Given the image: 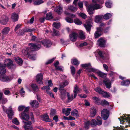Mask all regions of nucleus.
Listing matches in <instances>:
<instances>
[{
    "instance_id": "nucleus-31",
    "label": "nucleus",
    "mask_w": 130,
    "mask_h": 130,
    "mask_svg": "<svg viewBox=\"0 0 130 130\" xmlns=\"http://www.w3.org/2000/svg\"><path fill=\"white\" fill-rule=\"evenodd\" d=\"M121 85L124 86H127L130 84V81L128 79L123 80L121 83Z\"/></svg>"
},
{
    "instance_id": "nucleus-11",
    "label": "nucleus",
    "mask_w": 130,
    "mask_h": 130,
    "mask_svg": "<svg viewBox=\"0 0 130 130\" xmlns=\"http://www.w3.org/2000/svg\"><path fill=\"white\" fill-rule=\"evenodd\" d=\"M19 116L20 118L22 120L27 121L29 119V117L28 113H22L20 114Z\"/></svg>"
},
{
    "instance_id": "nucleus-40",
    "label": "nucleus",
    "mask_w": 130,
    "mask_h": 130,
    "mask_svg": "<svg viewBox=\"0 0 130 130\" xmlns=\"http://www.w3.org/2000/svg\"><path fill=\"white\" fill-rule=\"evenodd\" d=\"M31 87L34 91H37L38 90V88L37 85L32 84L31 85Z\"/></svg>"
},
{
    "instance_id": "nucleus-45",
    "label": "nucleus",
    "mask_w": 130,
    "mask_h": 130,
    "mask_svg": "<svg viewBox=\"0 0 130 130\" xmlns=\"http://www.w3.org/2000/svg\"><path fill=\"white\" fill-rule=\"evenodd\" d=\"M100 104L102 105L105 106H108L109 105V102L106 101L105 100H103L102 101H101V102Z\"/></svg>"
},
{
    "instance_id": "nucleus-48",
    "label": "nucleus",
    "mask_w": 130,
    "mask_h": 130,
    "mask_svg": "<svg viewBox=\"0 0 130 130\" xmlns=\"http://www.w3.org/2000/svg\"><path fill=\"white\" fill-rule=\"evenodd\" d=\"M101 94L103 97L108 98L110 96V95L109 93H107V92H104V91H103Z\"/></svg>"
},
{
    "instance_id": "nucleus-51",
    "label": "nucleus",
    "mask_w": 130,
    "mask_h": 130,
    "mask_svg": "<svg viewBox=\"0 0 130 130\" xmlns=\"http://www.w3.org/2000/svg\"><path fill=\"white\" fill-rule=\"evenodd\" d=\"M50 116L51 117H52L54 116L56 113V111L55 109H51V110Z\"/></svg>"
},
{
    "instance_id": "nucleus-24",
    "label": "nucleus",
    "mask_w": 130,
    "mask_h": 130,
    "mask_svg": "<svg viewBox=\"0 0 130 130\" xmlns=\"http://www.w3.org/2000/svg\"><path fill=\"white\" fill-rule=\"evenodd\" d=\"M14 60L16 63L18 64L22 65L23 63L22 59L19 57H15L14 58Z\"/></svg>"
},
{
    "instance_id": "nucleus-17",
    "label": "nucleus",
    "mask_w": 130,
    "mask_h": 130,
    "mask_svg": "<svg viewBox=\"0 0 130 130\" xmlns=\"http://www.w3.org/2000/svg\"><path fill=\"white\" fill-rule=\"evenodd\" d=\"M90 116L93 118L96 115V110L95 107H91L90 109Z\"/></svg>"
},
{
    "instance_id": "nucleus-25",
    "label": "nucleus",
    "mask_w": 130,
    "mask_h": 130,
    "mask_svg": "<svg viewBox=\"0 0 130 130\" xmlns=\"http://www.w3.org/2000/svg\"><path fill=\"white\" fill-rule=\"evenodd\" d=\"M81 66L82 67H83L85 68H86V72L88 71L89 72L88 70V69L92 68L91 67V64L90 63L84 64H82L81 65Z\"/></svg>"
},
{
    "instance_id": "nucleus-46",
    "label": "nucleus",
    "mask_w": 130,
    "mask_h": 130,
    "mask_svg": "<svg viewBox=\"0 0 130 130\" xmlns=\"http://www.w3.org/2000/svg\"><path fill=\"white\" fill-rule=\"evenodd\" d=\"M69 82L68 81H65L64 82H63L62 84H60V87L64 88V87L68 85L69 84Z\"/></svg>"
},
{
    "instance_id": "nucleus-1",
    "label": "nucleus",
    "mask_w": 130,
    "mask_h": 130,
    "mask_svg": "<svg viewBox=\"0 0 130 130\" xmlns=\"http://www.w3.org/2000/svg\"><path fill=\"white\" fill-rule=\"evenodd\" d=\"M97 1H92V3L88 6V11L89 14L92 15L94 13V10L101 9L102 6L97 4Z\"/></svg>"
},
{
    "instance_id": "nucleus-7",
    "label": "nucleus",
    "mask_w": 130,
    "mask_h": 130,
    "mask_svg": "<svg viewBox=\"0 0 130 130\" xmlns=\"http://www.w3.org/2000/svg\"><path fill=\"white\" fill-rule=\"evenodd\" d=\"M43 75L42 74H38L36 76V81L37 83L39 84H42Z\"/></svg>"
},
{
    "instance_id": "nucleus-49",
    "label": "nucleus",
    "mask_w": 130,
    "mask_h": 130,
    "mask_svg": "<svg viewBox=\"0 0 130 130\" xmlns=\"http://www.w3.org/2000/svg\"><path fill=\"white\" fill-rule=\"evenodd\" d=\"M24 127L26 130H31L33 129V127L31 125H25Z\"/></svg>"
},
{
    "instance_id": "nucleus-37",
    "label": "nucleus",
    "mask_w": 130,
    "mask_h": 130,
    "mask_svg": "<svg viewBox=\"0 0 130 130\" xmlns=\"http://www.w3.org/2000/svg\"><path fill=\"white\" fill-rule=\"evenodd\" d=\"M111 14L110 13H107L104 15H103V18L106 20H108L110 19L111 17Z\"/></svg>"
},
{
    "instance_id": "nucleus-39",
    "label": "nucleus",
    "mask_w": 130,
    "mask_h": 130,
    "mask_svg": "<svg viewBox=\"0 0 130 130\" xmlns=\"http://www.w3.org/2000/svg\"><path fill=\"white\" fill-rule=\"evenodd\" d=\"M9 30L10 29L9 27H5L3 29L2 31V32L3 34H7L8 33Z\"/></svg>"
},
{
    "instance_id": "nucleus-35",
    "label": "nucleus",
    "mask_w": 130,
    "mask_h": 130,
    "mask_svg": "<svg viewBox=\"0 0 130 130\" xmlns=\"http://www.w3.org/2000/svg\"><path fill=\"white\" fill-rule=\"evenodd\" d=\"M71 115L73 116L77 117L79 116L78 112L77 110L76 109H74L73 111L71 112Z\"/></svg>"
},
{
    "instance_id": "nucleus-59",
    "label": "nucleus",
    "mask_w": 130,
    "mask_h": 130,
    "mask_svg": "<svg viewBox=\"0 0 130 130\" xmlns=\"http://www.w3.org/2000/svg\"><path fill=\"white\" fill-rule=\"evenodd\" d=\"M71 72L72 74L74 75L75 73V68L73 66L71 67Z\"/></svg>"
},
{
    "instance_id": "nucleus-62",
    "label": "nucleus",
    "mask_w": 130,
    "mask_h": 130,
    "mask_svg": "<svg viewBox=\"0 0 130 130\" xmlns=\"http://www.w3.org/2000/svg\"><path fill=\"white\" fill-rule=\"evenodd\" d=\"M55 58H53L51 59L48 60L46 62L45 64L47 65L52 62L55 60Z\"/></svg>"
},
{
    "instance_id": "nucleus-9",
    "label": "nucleus",
    "mask_w": 130,
    "mask_h": 130,
    "mask_svg": "<svg viewBox=\"0 0 130 130\" xmlns=\"http://www.w3.org/2000/svg\"><path fill=\"white\" fill-rule=\"evenodd\" d=\"M106 42V41L103 38H101L98 40L97 44L100 47H103L105 46Z\"/></svg>"
},
{
    "instance_id": "nucleus-60",
    "label": "nucleus",
    "mask_w": 130,
    "mask_h": 130,
    "mask_svg": "<svg viewBox=\"0 0 130 130\" xmlns=\"http://www.w3.org/2000/svg\"><path fill=\"white\" fill-rule=\"evenodd\" d=\"M53 35L55 36H58L59 35V33L58 31L56 30L55 29H53Z\"/></svg>"
},
{
    "instance_id": "nucleus-43",
    "label": "nucleus",
    "mask_w": 130,
    "mask_h": 130,
    "mask_svg": "<svg viewBox=\"0 0 130 130\" xmlns=\"http://www.w3.org/2000/svg\"><path fill=\"white\" fill-rule=\"evenodd\" d=\"M68 9L72 11L75 12L77 10V8L73 6H70L69 7Z\"/></svg>"
},
{
    "instance_id": "nucleus-41",
    "label": "nucleus",
    "mask_w": 130,
    "mask_h": 130,
    "mask_svg": "<svg viewBox=\"0 0 130 130\" xmlns=\"http://www.w3.org/2000/svg\"><path fill=\"white\" fill-rule=\"evenodd\" d=\"M41 89L43 90H45L47 93H48L50 92L49 90L50 88L48 86H44L41 88Z\"/></svg>"
},
{
    "instance_id": "nucleus-57",
    "label": "nucleus",
    "mask_w": 130,
    "mask_h": 130,
    "mask_svg": "<svg viewBox=\"0 0 130 130\" xmlns=\"http://www.w3.org/2000/svg\"><path fill=\"white\" fill-rule=\"evenodd\" d=\"M78 15L84 19H85L87 18V16L86 14L83 13H79Z\"/></svg>"
},
{
    "instance_id": "nucleus-3",
    "label": "nucleus",
    "mask_w": 130,
    "mask_h": 130,
    "mask_svg": "<svg viewBox=\"0 0 130 130\" xmlns=\"http://www.w3.org/2000/svg\"><path fill=\"white\" fill-rule=\"evenodd\" d=\"M88 70L89 71V72H93L96 73L99 77L103 78H104L106 77V74L100 71H98L97 69L94 68L88 69Z\"/></svg>"
},
{
    "instance_id": "nucleus-58",
    "label": "nucleus",
    "mask_w": 130,
    "mask_h": 130,
    "mask_svg": "<svg viewBox=\"0 0 130 130\" xmlns=\"http://www.w3.org/2000/svg\"><path fill=\"white\" fill-rule=\"evenodd\" d=\"M79 64V62L76 59H75L73 61L72 64L75 65H78Z\"/></svg>"
},
{
    "instance_id": "nucleus-52",
    "label": "nucleus",
    "mask_w": 130,
    "mask_h": 130,
    "mask_svg": "<svg viewBox=\"0 0 130 130\" xmlns=\"http://www.w3.org/2000/svg\"><path fill=\"white\" fill-rule=\"evenodd\" d=\"M95 90L96 91L98 92L100 94H101L102 93L103 91L100 87H98L95 88Z\"/></svg>"
},
{
    "instance_id": "nucleus-33",
    "label": "nucleus",
    "mask_w": 130,
    "mask_h": 130,
    "mask_svg": "<svg viewBox=\"0 0 130 130\" xmlns=\"http://www.w3.org/2000/svg\"><path fill=\"white\" fill-rule=\"evenodd\" d=\"M97 52L100 57V58L103 60H105L104 53L102 52L100 50H98L97 51Z\"/></svg>"
},
{
    "instance_id": "nucleus-12",
    "label": "nucleus",
    "mask_w": 130,
    "mask_h": 130,
    "mask_svg": "<svg viewBox=\"0 0 130 130\" xmlns=\"http://www.w3.org/2000/svg\"><path fill=\"white\" fill-rule=\"evenodd\" d=\"M97 31L94 33V36L95 38H98L100 37L102 34V29L101 27H97Z\"/></svg>"
},
{
    "instance_id": "nucleus-4",
    "label": "nucleus",
    "mask_w": 130,
    "mask_h": 130,
    "mask_svg": "<svg viewBox=\"0 0 130 130\" xmlns=\"http://www.w3.org/2000/svg\"><path fill=\"white\" fill-rule=\"evenodd\" d=\"M3 64L5 65V67L7 66L9 69L15 68L16 66L15 65L13 64L12 61L10 59L5 60V64Z\"/></svg>"
},
{
    "instance_id": "nucleus-36",
    "label": "nucleus",
    "mask_w": 130,
    "mask_h": 130,
    "mask_svg": "<svg viewBox=\"0 0 130 130\" xmlns=\"http://www.w3.org/2000/svg\"><path fill=\"white\" fill-rule=\"evenodd\" d=\"M30 52L29 48H27L24 49L22 51V52L24 55H29V52Z\"/></svg>"
},
{
    "instance_id": "nucleus-15",
    "label": "nucleus",
    "mask_w": 130,
    "mask_h": 130,
    "mask_svg": "<svg viewBox=\"0 0 130 130\" xmlns=\"http://www.w3.org/2000/svg\"><path fill=\"white\" fill-rule=\"evenodd\" d=\"M77 34L75 32H73L71 34H70L69 36V37L70 40L74 42L77 39Z\"/></svg>"
},
{
    "instance_id": "nucleus-30",
    "label": "nucleus",
    "mask_w": 130,
    "mask_h": 130,
    "mask_svg": "<svg viewBox=\"0 0 130 130\" xmlns=\"http://www.w3.org/2000/svg\"><path fill=\"white\" fill-rule=\"evenodd\" d=\"M71 109L70 108H67L66 110L65 109H62V112L63 113L65 114L66 116H68L70 113V112L71 111Z\"/></svg>"
},
{
    "instance_id": "nucleus-38",
    "label": "nucleus",
    "mask_w": 130,
    "mask_h": 130,
    "mask_svg": "<svg viewBox=\"0 0 130 130\" xmlns=\"http://www.w3.org/2000/svg\"><path fill=\"white\" fill-rule=\"evenodd\" d=\"M53 17L51 12H49L46 14L45 19L46 20H50L52 19Z\"/></svg>"
},
{
    "instance_id": "nucleus-54",
    "label": "nucleus",
    "mask_w": 130,
    "mask_h": 130,
    "mask_svg": "<svg viewBox=\"0 0 130 130\" xmlns=\"http://www.w3.org/2000/svg\"><path fill=\"white\" fill-rule=\"evenodd\" d=\"M74 22L76 24L78 25H80L82 24V22L79 19H77L74 20Z\"/></svg>"
},
{
    "instance_id": "nucleus-13",
    "label": "nucleus",
    "mask_w": 130,
    "mask_h": 130,
    "mask_svg": "<svg viewBox=\"0 0 130 130\" xmlns=\"http://www.w3.org/2000/svg\"><path fill=\"white\" fill-rule=\"evenodd\" d=\"M12 79L6 75H0V80L3 82L10 81Z\"/></svg>"
},
{
    "instance_id": "nucleus-63",
    "label": "nucleus",
    "mask_w": 130,
    "mask_h": 130,
    "mask_svg": "<svg viewBox=\"0 0 130 130\" xmlns=\"http://www.w3.org/2000/svg\"><path fill=\"white\" fill-rule=\"evenodd\" d=\"M31 40V41H38V38L37 37H36L35 36H32Z\"/></svg>"
},
{
    "instance_id": "nucleus-28",
    "label": "nucleus",
    "mask_w": 130,
    "mask_h": 130,
    "mask_svg": "<svg viewBox=\"0 0 130 130\" xmlns=\"http://www.w3.org/2000/svg\"><path fill=\"white\" fill-rule=\"evenodd\" d=\"M79 88L78 86L75 85V86L74 90L73 91V94L74 95V98H76L78 93V92L79 91Z\"/></svg>"
},
{
    "instance_id": "nucleus-42",
    "label": "nucleus",
    "mask_w": 130,
    "mask_h": 130,
    "mask_svg": "<svg viewBox=\"0 0 130 130\" xmlns=\"http://www.w3.org/2000/svg\"><path fill=\"white\" fill-rule=\"evenodd\" d=\"M79 37L81 39H84L85 38V36L82 31H81L79 32Z\"/></svg>"
},
{
    "instance_id": "nucleus-5",
    "label": "nucleus",
    "mask_w": 130,
    "mask_h": 130,
    "mask_svg": "<svg viewBox=\"0 0 130 130\" xmlns=\"http://www.w3.org/2000/svg\"><path fill=\"white\" fill-rule=\"evenodd\" d=\"M29 45L30 46V50L31 51L38 50L41 47L40 44H35L32 43L29 44Z\"/></svg>"
},
{
    "instance_id": "nucleus-34",
    "label": "nucleus",
    "mask_w": 130,
    "mask_h": 130,
    "mask_svg": "<svg viewBox=\"0 0 130 130\" xmlns=\"http://www.w3.org/2000/svg\"><path fill=\"white\" fill-rule=\"evenodd\" d=\"M43 120L45 121L50 122L51 121L48 115L46 113L43 116Z\"/></svg>"
},
{
    "instance_id": "nucleus-2",
    "label": "nucleus",
    "mask_w": 130,
    "mask_h": 130,
    "mask_svg": "<svg viewBox=\"0 0 130 130\" xmlns=\"http://www.w3.org/2000/svg\"><path fill=\"white\" fill-rule=\"evenodd\" d=\"M102 123V120L100 116H98L96 118V119H92L90 121V125L92 127H95L97 125L101 126Z\"/></svg>"
},
{
    "instance_id": "nucleus-61",
    "label": "nucleus",
    "mask_w": 130,
    "mask_h": 130,
    "mask_svg": "<svg viewBox=\"0 0 130 130\" xmlns=\"http://www.w3.org/2000/svg\"><path fill=\"white\" fill-rule=\"evenodd\" d=\"M12 122L17 125H18L19 124V122L18 121L17 118H15L14 119L12 120Z\"/></svg>"
},
{
    "instance_id": "nucleus-6",
    "label": "nucleus",
    "mask_w": 130,
    "mask_h": 130,
    "mask_svg": "<svg viewBox=\"0 0 130 130\" xmlns=\"http://www.w3.org/2000/svg\"><path fill=\"white\" fill-rule=\"evenodd\" d=\"M101 116L104 120H106L108 118L109 115L108 110L106 109H104L101 112Z\"/></svg>"
},
{
    "instance_id": "nucleus-53",
    "label": "nucleus",
    "mask_w": 130,
    "mask_h": 130,
    "mask_svg": "<svg viewBox=\"0 0 130 130\" xmlns=\"http://www.w3.org/2000/svg\"><path fill=\"white\" fill-rule=\"evenodd\" d=\"M3 91L4 93L6 95H9L11 94L10 91L8 89H4Z\"/></svg>"
},
{
    "instance_id": "nucleus-56",
    "label": "nucleus",
    "mask_w": 130,
    "mask_h": 130,
    "mask_svg": "<svg viewBox=\"0 0 130 130\" xmlns=\"http://www.w3.org/2000/svg\"><path fill=\"white\" fill-rule=\"evenodd\" d=\"M53 25L54 27L57 29L59 28L60 26V23H57L55 22L53 24Z\"/></svg>"
},
{
    "instance_id": "nucleus-55",
    "label": "nucleus",
    "mask_w": 130,
    "mask_h": 130,
    "mask_svg": "<svg viewBox=\"0 0 130 130\" xmlns=\"http://www.w3.org/2000/svg\"><path fill=\"white\" fill-rule=\"evenodd\" d=\"M90 125V122L89 121H87L85 123V127L86 128H88Z\"/></svg>"
},
{
    "instance_id": "nucleus-44",
    "label": "nucleus",
    "mask_w": 130,
    "mask_h": 130,
    "mask_svg": "<svg viewBox=\"0 0 130 130\" xmlns=\"http://www.w3.org/2000/svg\"><path fill=\"white\" fill-rule=\"evenodd\" d=\"M105 5L106 7L111 8L112 6V4L109 1H107L105 3Z\"/></svg>"
},
{
    "instance_id": "nucleus-50",
    "label": "nucleus",
    "mask_w": 130,
    "mask_h": 130,
    "mask_svg": "<svg viewBox=\"0 0 130 130\" xmlns=\"http://www.w3.org/2000/svg\"><path fill=\"white\" fill-rule=\"evenodd\" d=\"M44 2L43 1H35L34 3L35 5H38Z\"/></svg>"
},
{
    "instance_id": "nucleus-26",
    "label": "nucleus",
    "mask_w": 130,
    "mask_h": 130,
    "mask_svg": "<svg viewBox=\"0 0 130 130\" xmlns=\"http://www.w3.org/2000/svg\"><path fill=\"white\" fill-rule=\"evenodd\" d=\"M103 83L105 85L106 88H110L111 87V83L110 81L108 79H106L105 80L103 81Z\"/></svg>"
},
{
    "instance_id": "nucleus-16",
    "label": "nucleus",
    "mask_w": 130,
    "mask_h": 130,
    "mask_svg": "<svg viewBox=\"0 0 130 130\" xmlns=\"http://www.w3.org/2000/svg\"><path fill=\"white\" fill-rule=\"evenodd\" d=\"M84 26L87 31L89 32L92 26L89 21H87L84 24Z\"/></svg>"
},
{
    "instance_id": "nucleus-32",
    "label": "nucleus",
    "mask_w": 130,
    "mask_h": 130,
    "mask_svg": "<svg viewBox=\"0 0 130 130\" xmlns=\"http://www.w3.org/2000/svg\"><path fill=\"white\" fill-rule=\"evenodd\" d=\"M93 99L94 100L95 103L98 105L100 104L101 100L99 98L96 97L93 98Z\"/></svg>"
},
{
    "instance_id": "nucleus-14",
    "label": "nucleus",
    "mask_w": 130,
    "mask_h": 130,
    "mask_svg": "<svg viewBox=\"0 0 130 130\" xmlns=\"http://www.w3.org/2000/svg\"><path fill=\"white\" fill-rule=\"evenodd\" d=\"M1 20H0V23L3 25H5L8 21L9 19L7 16L3 15L1 17Z\"/></svg>"
},
{
    "instance_id": "nucleus-64",
    "label": "nucleus",
    "mask_w": 130,
    "mask_h": 130,
    "mask_svg": "<svg viewBox=\"0 0 130 130\" xmlns=\"http://www.w3.org/2000/svg\"><path fill=\"white\" fill-rule=\"evenodd\" d=\"M66 21L69 23H72L73 22V20L72 19L69 18L68 17L66 18Z\"/></svg>"
},
{
    "instance_id": "nucleus-21",
    "label": "nucleus",
    "mask_w": 130,
    "mask_h": 130,
    "mask_svg": "<svg viewBox=\"0 0 130 130\" xmlns=\"http://www.w3.org/2000/svg\"><path fill=\"white\" fill-rule=\"evenodd\" d=\"M67 102H69L72 101L75 98H74V95L73 96V94H72L71 95L69 92H67Z\"/></svg>"
},
{
    "instance_id": "nucleus-18",
    "label": "nucleus",
    "mask_w": 130,
    "mask_h": 130,
    "mask_svg": "<svg viewBox=\"0 0 130 130\" xmlns=\"http://www.w3.org/2000/svg\"><path fill=\"white\" fill-rule=\"evenodd\" d=\"M29 104L32 107L34 108H37L39 105L38 102L36 100H31Z\"/></svg>"
},
{
    "instance_id": "nucleus-10",
    "label": "nucleus",
    "mask_w": 130,
    "mask_h": 130,
    "mask_svg": "<svg viewBox=\"0 0 130 130\" xmlns=\"http://www.w3.org/2000/svg\"><path fill=\"white\" fill-rule=\"evenodd\" d=\"M39 43L40 44H42L46 47H50L52 45V43L51 41L49 40H44L43 41H39Z\"/></svg>"
},
{
    "instance_id": "nucleus-19",
    "label": "nucleus",
    "mask_w": 130,
    "mask_h": 130,
    "mask_svg": "<svg viewBox=\"0 0 130 130\" xmlns=\"http://www.w3.org/2000/svg\"><path fill=\"white\" fill-rule=\"evenodd\" d=\"M78 1H74L73 3V4L74 5H75L76 6L78 5L80 9L81 10L83 9V3L82 2L80 1L78 2Z\"/></svg>"
},
{
    "instance_id": "nucleus-22",
    "label": "nucleus",
    "mask_w": 130,
    "mask_h": 130,
    "mask_svg": "<svg viewBox=\"0 0 130 130\" xmlns=\"http://www.w3.org/2000/svg\"><path fill=\"white\" fill-rule=\"evenodd\" d=\"M11 17L12 21L14 22L17 21L19 19L18 14L15 13H14L12 14Z\"/></svg>"
},
{
    "instance_id": "nucleus-8",
    "label": "nucleus",
    "mask_w": 130,
    "mask_h": 130,
    "mask_svg": "<svg viewBox=\"0 0 130 130\" xmlns=\"http://www.w3.org/2000/svg\"><path fill=\"white\" fill-rule=\"evenodd\" d=\"M6 112L8 115V117L9 118L11 119L12 118L13 115V112L12 108L11 107H10L9 108L6 110Z\"/></svg>"
},
{
    "instance_id": "nucleus-23",
    "label": "nucleus",
    "mask_w": 130,
    "mask_h": 130,
    "mask_svg": "<svg viewBox=\"0 0 130 130\" xmlns=\"http://www.w3.org/2000/svg\"><path fill=\"white\" fill-rule=\"evenodd\" d=\"M121 118L123 123H124V122L127 121V123L130 124V117H126L125 116H124V117L121 116Z\"/></svg>"
},
{
    "instance_id": "nucleus-27",
    "label": "nucleus",
    "mask_w": 130,
    "mask_h": 130,
    "mask_svg": "<svg viewBox=\"0 0 130 130\" xmlns=\"http://www.w3.org/2000/svg\"><path fill=\"white\" fill-rule=\"evenodd\" d=\"M103 15L96 16L95 18V22L97 23H100L103 18Z\"/></svg>"
},
{
    "instance_id": "nucleus-29",
    "label": "nucleus",
    "mask_w": 130,
    "mask_h": 130,
    "mask_svg": "<svg viewBox=\"0 0 130 130\" xmlns=\"http://www.w3.org/2000/svg\"><path fill=\"white\" fill-rule=\"evenodd\" d=\"M55 11L59 14H61L63 11L62 8L60 6L56 7L55 9Z\"/></svg>"
},
{
    "instance_id": "nucleus-47",
    "label": "nucleus",
    "mask_w": 130,
    "mask_h": 130,
    "mask_svg": "<svg viewBox=\"0 0 130 130\" xmlns=\"http://www.w3.org/2000/svg\"><path fill=\"white\" fill-rule=\"evenodd\" d=\"M63 88H62L60 87L59 90H60V94H66L67 93V92L66 91L63 89Z\"/></svg>"
},
{
    "instance_id": "nucleus-20",
    "label": "nucleus",
    "mask_w": 130,
    "mask_h": 130,
    "mask_svg": "<svg viewBox=\"0 0 130 130\" xmlns=\"http://www.w3.org/2000/svg\"><path fill=\"white\" fill-rule=\"evenodd\" d=\"M5 65L0 63V74H3L6 72V70L5 68Z\"/></svg>"
}]
</instances>
